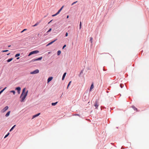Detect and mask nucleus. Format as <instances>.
Instances as JSON below:
<instances>
[{"label":"nucleus","instance_id":"7ed1b4c3","mask_svg":"<svg viewBox=\"0 0 149 149\" xmlns=\"http://www.w3.org/2000/svg\"><path fill=\"white\" fill-rule=\"evenodd\" d=\"M39 72V70L38 69H37L33 72H30L31 74H35L38 73Z\"/></svg>","mask_w":149,"mask_h":149},{"label":"nucleus","instance_id":"7c9ffc66","mask_svg":"<svg viewBox=\"0 0 149 149\" xmlns=\"http://www.w3.org/2000/svg\"><path fill=\"white\" fill-rule=\"evenodd\" d=\"M8 50H3V51H2V52H7L8 51Z\"/></svg>","mask_w":149,"mask_h":149},{"label":"nucleus","instance_id":"37998d69","mask_svg":"<svg viewBox=\"0 0 149 149\" xmlns=\"http://www.w3.org/2000/svg\"><path fill=\"white\" fill-rule=\"evenodd\" d=\"M38 36H40L39 34H38Z\"/></svg>","mask_w":149,"mask_h":149},{"label":"nucleus","instance_id":"c9c22d12","mask_svg":"<svg viewBox=\"0 0 149 149\" xmlns=\"http://www.w3.org/2000/svg\"><path fill=\"white\" fill-rule=\"evenodd\" d=\"M66 45H64L63 47V49L65 47H66Z\"/></svg>","mask_w":149,"mask_h":149},{"label":"nucleus","instance_id":"f3484780","mask_svg":"<svg viewBox=\"0 0 149 149\" xmlns=\"http://www.w3.org/2000/svg\"><path fill=\"white\" fill-rule=\"evenodd\" d=\"M16 126V125H15L14 126H13L12 128H11L10 129V132L11 131H12L13 130V129H14V128Z\"/></svg>","mask_w":149,"mask_h":149},{"label":"nucleus","instance_id":"a878e982","mask_svg":"<svg viewBox=\"0 0 149 149\" xmlns=\"http://www.w3.org/2000/svg\"><path fill=\"white\" fill-rule=\"evenodd\" d=\"M58 15V14H57V13H56L55 14H54V15H53L52 16V17H54V16H56V15Z\"/></svg>","mask_w":149,"mask_h":149},{"label":"nucleus","instance_id":"423d86ee","mask_svg":"<svg viewBox=\"0 0 149 149\" xmlns=\"http://www.w3.org/2000/svg\"><path fill=\"white\" fill-rule=\"evenodd\" d=\"M8 108V106H6L2 110V111L3 112H5L6 111Z\"/></svg>","mask_w":149,"mask_h":149},{"label":"nucleus","instance_id":"a19ab883","mask_svg":"<svg viewBox=\"0 0 149 149\" xmlns=\"http://www.w3.org/2000/svg\"><path fill=\"white\" fill-rule=\"evenodd\" d=\"M52 20L50 21L48 23V24H49L50 22H51V21H52Z\"/></svg>","mask_w":149,"mask_h":149},{"label":"nucleus","instance_id":"aec40b11","mask_svg":"<svg viewBox=\"0 0 149 149\" xmlns=\"http://www.w3.org/2000/svg\"><path fill=\"white\" fill-rule=\"evenodd\" d=\"M132 108H133V109L134 110H136V111H137V109L135 107H134V106H132Z\"/></svg>","mask_w":149,"mask_h":149},{"label":"nucleus","instance_id":"b1692460","mask_svg":"<svg viewBox=\"0 0 149 149\" xmlns=\"http://www.w3.org/2000/svg\"><path fill=\"white\" fill-rule=\"evenodd\" d=\"M10 93H13L14 95H15V92L14 91H10Z\"/></svg>","mask_w":149,"mask_h":149},{"label":"nucleus","instance_id":"39448f33","mask_svg":"<svg viewBox=\"0 0 149 149\" xmlns=\"http://www.w3.org/2000/svg\"><path fill=\"white\" fill-rule=\"evenodd\" d=\"M42 57H40L39 58H37V59H33L32 60V61H33V62H34V61H35L41 60L42 59Z\"/></svg>","mask_w":149,"mask_h":149},{"label":"nucleus","instance_id":"5701e85b","mask_svg":"<svg viewBox=\"0 0 149 149\" xmlns=\"http://www.w3.org/2000/svg\"><path fill=\"white\" fill-rule=\"evenodd\" d=\"M71 81H70L69 82V83L68 84V86H67V89L68 88V87L69 86L70 84H71Z\"/></svg>","mask_w":149,"mask_h":149},{"label":"nucleus","instance_id":"9b49d317","mask_svg":"<svg viewBox=\"0 0 149 149\" xmlns=\"http://www.w3.org/2000/svg\"><path fill=\"white\" fill-rule=\"evenodd\" d=\"M94 88V86H93V83H92V84L91 85L90 91H91Z\"/></svg>","mask_w":149,"mask_h":149},{"label":"nucleus","instance_id":"473e14b6","mask_svg":"<svg viewBox=\"0 0 149 149\" xmlns=\"http://www.w3.org/2000/svg\"><path fill=\"white\" fill-rule=\"evenodd\" d=\"M64 6H63L61 7V8L60 9L61 10H62V9L63 8Z\"/></svg>","mask_w":149,"mask_h":149},{"label":"nucleus","instance_id":"2f4dec72","mask_svg":"<svg viewBox=\"0 0 149 149\" xmlns=\"http://www.w3.org/2000/svg\"><path fill=\"white\" fill-rule=\"evenodd\" d=\"M123 84H120V87L121 88H123Z\"/></svg>","mask_w":149,"mask_h":149},{"label":"nucleus","instance_id":"f257e3e1","mask_svg":"<svg viewBox=\"0 0 149 149\" xmlns=\"http://www.w3.org/2000/svg\"><path fill=\"white\" fill-rule=\"evenodd\" d=\"M26 88H24L23 89L22 92L20 97V98L21 99L20 101L23 102L24 101L25 98L27 95L28 92V91L27 90L26 92Z\"/></svg>","mask_w":149,"mask_h":149},{"label":"nucleus","instance_id":"79ce46f5","mask_svg":"<svg viewBox=\"0 0 149 149\" xmlns=\"http://www.w3.org/2000/svg\"><path fill=\"white\" fill-rule=\"evenodd\" d=\"M10 54V53H8V54H7V55H9Z\"/></svg>","mask_w":149,"mask_h":149},{"label":"nucleus","instance_id":"f704fd0d","mask_svg":"<svg viewBox=\"0 0 149 149\" xmlns=\"http://www.w3.org/2000/svg\"><path fill=\"white\" fill-rule=\"evenodd\" d=\"M3 91V90H2L1 91H0V95L2 93Z\"/></svg>","mask_w":149,"mask_h":149},{"label":"nucleus","instance_id":"c03bdc74","mask_svg":"<svg viewBox=\"0 0 149 149\" xmlns=\"http://www.w3.org/2000/svg\"><path fill=\"white\" fill-rule=\"evenodd\" d=\"M10 46H11V45H9V46H8V47H10Z\"/></svg>","mask_w":149,"mask_h":149},{"label":"nucleus","instance_id":"4be33fe9","mask_svg":"<svg viewBox=\"0 0 149 149\" xmlns=\"http://www.w3.org/2000/svg\"><path fill=\"white\" fill-rule=\"evenodd\" d=\"M9 134H10V133L9 132L6 135V136L4 137V138H5L6 137H7L9 135Z\"/></svg>","mask_w":149,"mask_h":149},{"label":"nucleus","instance_id":"393cba45","mask_svg":"<svg viewBox=\"0 0 149 149\" xmlns=\"http://www.w3.org/2000/svg\"><path fill=\"white\" fill-rule=\"evenodd\" d=\"M77 1H75V2H74L72 4H71V5L72 6L74 4L76 3H77Z\"/></svg>","mask_w":149,"mask_h":149},{"label":"nucleus","instance_id":"c756f323","mask_svg":"<svg viewBox=\"0 0 149 149\" xmlns=\"http://www.w3.org/2000/svg\"><path fill=\"white\" fill-rule=\"evenodd\" d=\"M27 30V29H24L23 31H22L21 32V33H22L24 31H26Z\"/></svg>","mask_w":149,"mask_h":149},{"label":"nucleus","instance_id":"9d476101","mask_svg":"<svg viewBox=\"0 0 149 149\" xmlns=\"http://www.w3.org/2000/svg\"><path fill=\"white\" fill-rule=\"evenodd\" d=\"M40 113H38L37 114H36L35 115H34V116H33V118H35V117H37L38 116H39L40 115Z\"/></svg>","mask_w":149,"mask_h":149},{"label":"nucleus","instance_id":"20e7f679","mask_svg":"<svg viewBox=\"0 0 149 149\" xmlns=\"http://www.w3.org/2000/svg\"><path fill=\"white\" fill-rule=\"evenodd\" d=\"M15 90H17L19 94H20L21 90V88L20 87H17L16 88Z\"/></svg>","mask_w":149,"mask_h":149},{"label":"nucleus","instance_id":"4468645a","mask_svg":"<svg viewBox=\"0 0 149 149\" xmlns=\"http://www.w3.org/2000/svg\"><path fill=\"white\" fill-rule=\"evenodd\" d=\"M13 60V58H10V59H8L7 60V62H9L10 61H12Z\"/></svg>","mask_w":149,"mask_h":149},{"label":"nucleus","instance_id":"c85d7f7f","mask_svg":"<svg viewBox=\"0 0 149 149\" xmlns=\"http://www.w3.org/2000/svg\"><path fill=\"white\" fill-rule=\"evenodd\" d=\"M52 30V29L50 28L49 29V30L47 32V33H48L51 31Z\"/></svg>","mask_w":149,"mask_h":149},{"label":"nucleus","instance_id":"6ab92c4d","mask_svg":"<svg viewBox=\"0 0 149 149\" xmlns=\"http://www.w3.org/2000/svg\"><path fill=\"white\" fill-rule=\"evenodd\" d=\"M61 51L60 50H59L57 52V55H59L60 54H61Z\"/></svg>","mask_w":149,"mask_h":149},{"label":"nucleus","instance_id":"1a4fd4ad","mask_svg":"<svg viewBox=\"0 0 149 149\" xmlns=\"http://www.w3.org/2000/svg\"><path fill=\"white\" fill-rule=\"evenodd\" d=\"M94 106L96 107V108L98 107V104L97 102V101H96L95 104H94Z\"/></svg>","mask_w":149,"mask_h":149},{"label":"nucleus","instance_id":"dca6fc26","mask_svg":"<svg viewBox=\"0 0 149 149\" xmlns=\"http://www.w3.org/2000/svg\"><path fill=\"white\" fill-rule=\"evenodd\" d=\"M93 38L92 37H91L90 38V41L91 43H92L93 42Z\"/></svg>","mask_w":149,"mask_h":149},{"label":"nucleus","instance_id":"f8f14e48","mask_svg":"<svg viewBox=\"0 0 149 149\" xmlns=\"http://www.w3.org/2000/svg\"><path fill=\"white\" fill-rule=\"evenodd\" d=\"M66 72L64 73V74H63V75L62 77V80H63L64 79L65 77L66 76Z\"/></svg>","mask_w":149,"mask_h":149},{"label":"nucleus","instance_id":"cd10ccee","mask_svg":"<svg viewBox=\"0 0 149 149\" xmlns=\"http://www.w3.org/2000/svg\"><path fill=\"white\" fill-rule=\"evenodd\" d=\"M61 10L60 9L58 10V12L57 13V14H59V13L61 11Z\"/></svg>","mask_w":149,"mask_h":149},{"label":"nucleus","instance_id":"72a5a7b5","mask_svg":"<svg viewBox=\"0 0 149 149\" xmlns=\"http://www.w3.org/2000/svg\"><path fill=\"white\" fill-rule=\"evenodd\" d=\"M68 33H65V36L66 37L67 36H68Z\"/></svg>","mask_w":149,"mask_h":149},{"label":"nucleus","instance_id":"58836bf2","mask_svg":"<svg viewBox=\"0 0 149 149\" xmlns=\"http://www.w3.org/2000/svg\"><path fill=\"white\" fill-rule=\"evenodd\" d=\"M69 18V16L68 15L67 17V18Z\"/></svg>","mask_w":149,"mask_h":149},{"label":"nucleus","instance_id":"6e6552de","mask_svg":"<svg viewBox=\"0 0 149 149\" xmlns=\"http://www.w3.org/2000/svg\"><path fill=\"white\" fill-rule=\"evenodd\" d=\"M53 79L52 77H51L47 79V82L49 83Z\"/></svg>","mask_w":149,"mask_h":149},{"label":"nucleus","instance_id":"ea45409f","mask_svg":"<svg viewBox=\"0 0 149 149\" xmlns=\"http://www.w3.org/2000/svg\"><path fill=\"white\" fill-rule=\"evenodd\" d=\"M19 57H18V58H17V59H19Z\"/></svg>","mask_w":149,"mask_h":149},{"label":"nucleus","instance_id":"f03ea898","mask_svg":"<svg viewBox=\"0 0 149 149\" xmlns=\"http://www.w3.org/2000/svg\"><path fill=\"white\" fill-rule=\"evenodd\" d=\"M39 52V51L38 50H35L29 53V54L28 55V56H30V55L33 54H37Z\"/></svg>","mask_w":149,"mask_h":149},{"label":"nucleus","instance_id":"a211bd4d","mask_svg":"<svg viewBox=\"0 0 149 149\" xmlns=\"http://www.w3.org/2000/svg\"><path fill=\"white\" fill-rule=\"evenodd\" d=\"M39 24V23L38 22H37L34 25H33L32 26L33 27L36 26Z\"/></svg>","mask_w":149,"mask_h":149},{"label":"nucleus","instance_id":"0eeeda50","mask_svg":"<svg viewBox=\"0 0 149 149\" xmlns=\"http://www.w3.org/2000/svg\"><path fill=\"white\" fill-rule=\"evenodd\" d=\"M57 39H56V40H54V41H52L51 42H49V43L48 44H47V45H46V46H48L51 45Z\"/></svg>","mask_w":149,"mask_h":149},{"label":"nucleus","instance_id":"bb28decb","mask_svg":"<svg viewBox=\"0 0 149 149\" xmlns=\"http://www.w3.org/2000/svg\"><path fill=\"white\" fill-rule=\"evenodd\" d=\"M81 22H80V25H79V29H81Z\"/></svg>","mask_w":149,"mask_h":149},{"label":"nucleus","instance_id":"412c9836","mask_svg":"<svg viewBox=\"0 0 149 149\" xmlns=\"http://www.w3.org/2000/svg\"><path fill=\"white\" fill-rule=\"evenodd\" d=\"M20 54H16L15 55V57H17L19 56H20Z\"/></svg>","mask_w":149,"mask_h":149},{"label":"nucleus","instance_id":"e433bc0d","mask_svg":"<svg viewBox=\"0 0 149 149\" xmlns=\"http://www.w3.org/2000/svg\"><path fill=\"white\" fill-rule=\"evenodd\" d=\"M82 73H83V71H81V72L80 73V74H82Z\"/></svg>","mask_w":149,"mask_h":149},{"label":"nucleus","instance_id":"4c0bfd02","mask_svg":"<svg viewBox=\"0 0 149 149\" xmlns=\"http://www.w3.org/2000/svg\"><path fill=\"white\" fill-rule=\"evenodd\" d=\"M6 87H5V88H4L3 90V91L5 90V89L6 88Z\"/></svg>","mask_w":149,"mask_h":149},{"label":"nucleus","instance_id":"2eb2a0df","mask_svg":"<svg viewBox=\"0 0 149 149\" xmlns=\"http://www.w3.org/2000/svg\"><path fill=\"white\" fill-rule=\"evenodd\" d=\"M57 103H58L57 102H56L55 103H52V106H55L56 104H57Z\"/></svg>","mask_w":149,"mask_h":149},{"label":"nucleus","instance_id":"ddd939ff","mask_svg":"<svg viewBox=\"0 0 149 149\" xmlns=\"http://www.w3.org/2000/svg\"><path fill=\"white\" fill-rule=\"evenodd\" d=\"M10 111H8V112L6 113V115H5V116H6V117H8V116H9V114H10Z\"/></svg>","mask_w":149,"mask_h":149}]
</instances>
